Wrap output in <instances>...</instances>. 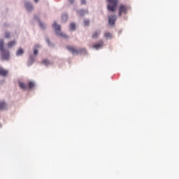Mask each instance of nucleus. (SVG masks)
<instances>
[{"label": "nucleus", "instance_id": "obj_1", "mask_svg": "<svg viewBox=\"0 0 179 179\" xmlns=\"http://www.w3.org/2000/svg\"><path fill=\"white\" fill-rule=\"evenodd\" d=\"M3 39L0 40V51L1 52V58L6 61H8L10 57L9 51L5 50Z\"/></svg>", "mask_w": 179, "mask_h": 179}, {"label": "nucleus", "instance_id": "obj_2", "mask_svg": "<svg viewBox=\"0 0 179 179\" xmlns=\"http://www.w3.org/2000/svg\"><path fill=\"white\" fill-rule=\"evenodd\" d=\"M66 48L73 55H78V54H82V52H86V49L85 48L78 50L76 48L71 45H68Z\"/></svg>", "mask_w": 179, "mask_h": 179}, {"label": "nucleus", "instance_id": "obj_3", "mask_svg": "<svg viewBox=\"0 0 179 179\" xmlns=\"http://www.w3.org/2000/svg\"><path fill=\"white\" fill-rule=\"evenodd\" d=\"M107 1L108 2V10H109L110 12H115L118 0H107Z\"/></svg>", "mask_w": 179, "mask_h": 179}, {"label": "nucleus", "instance_id": "obj_4", "mask_svg": "<svg viewBox=\"0 0 179 179\" xmlns=\"http://www.w3.org/2000/svg\"><path fill=\"white\" fill-rule=\"evenodd\" d=\"M52 27L54 28L56 34H58V36H60L61 37H64V38H68L66 34L61 33V25H58L57 24V22H54Z\"/></svg>", "mask_w": 179, "mask_h": 179}, {"label": "nucleus", "instance_id": "obj_5", "mask_svg": "<svg viewBox=\"0 0 179 179\" xmlns=\"http://www.w3.org/2000/svg\"><path fill=\"white\" fill-rule=\"evenodd\" d=\"M128 9H129V7L127 5L120 4L119 6V16L121 17L122 15H126L128 13Z\"/></svg>", "mask_w": 179, "mask_h": 179}, {"label": "nucleus", "instance_id": "obj_6", "mask_svg": "<svg viewBox=\"0 0 179 179\" xmlns=\"http://www.w3.org/2000/svg\"><path fill=\"white\" fill-rule=\"evenodd\" d=\"M115 20H117V16L116 15H110V16L108 17V23L111 26H113L115 24Z\"/></svg>", "mask_w": 179, "mask_h": 179}, {"label": "nucleus", "instance_id": "obj_7", "mask_svg": "<svg viewBox=\"0 0 179 179\" xmlns=\"http://www.w3.org/2000/svg\"><path fill=\"white\" fill-rule=\"evenodd\" d=\"M103 43L102 41H100L98 43L93 45V48H95L96 50H99V48H101L103 47Z\"/></svg>", "mask_w": 179, "mask_h": 179}, {"label": "nucleus", "instance_id": "obj_8", "mask_svg": "<svg viewBox=\"0 0 179 179\" xmlns=\"http://www.w3.org/2000/svg\"><path fill=\"white\" fill-rule=\"evenodd\" d=\"M100 33H101V31H100V30L95 31L92 34V38H97V37H99V36H100Z\"/></svg>", "mask_w": 179, "mask_h": 179}, {"label": "nucleus", "instance_id": "obj_9", "mask_svg": "<svg viewBox=\"0 0 179 179\" xmlns=\"http://www.w3.org/2000/svg\"><path fill=\"white\" fill-rule=\"evenodd\" d=\"M25 8H27V10H29V12H31V10H33V6L30 3H26Z\"/></svg>", "mask_w": 179, "mask_h": 179}, {"label": "nucleus", "instance_id": "obj_10", "mask_svg": "<svg viewBox=\"0 0 179 179\" xmlns=\"http://www.w3.org/2000/svg\"><path fill=\"white\" fill-rule=\"evenodd\" d=\"M6 75H8V71L0 68V76H6Z\"/></svg>", "mask_w": 179, "mask_h": 179}, {"label": "nucleus", "instance_id": "obj_11", "mask_svg": "<svg viewBox=\"0 0 179 179\" xmlns=\"http://www.w3.org/2000/svg\"><path fill=\"white\" fill-rule=\"evenodd\" d=\"M23 54H24V51L22 48L18 49L16 52L17 57H20V55H23Z\"/></svg>", "mask_w": 179, "mask_h": 179}, {"label": "nucleus", "instance_id": "obj_12", "mask_svg": "<svg viewBox=\"0 0 179 179\" xmlns=\"http://www.w3.org/2000/svg\"><path fill=\"white\" fill-rule=\"evenodd\" d=\"M20 87L23 90H27V85L23 83H19Z\"/></svg>", "mask_w": 179, "mask_h": 179}, {"label": "nucleus", "instance_id": "obj_13", "mask_svg": "<svg viewBox=\"0 0 179 179\" xmlns=\"http://www.w3.org/2000/svg\"><path fill=\"white\" fill-rule=\"evenodd\" d=\"M15 44H16V41H12L8 42L7 45H8V48H12V47H13V45H15Z\"/></svg>", "mask_w": 179, "mask_h": 179}, {"label": "nucleus", "instance_id": "obj_14", "mask_svg": "<svg viewBox=\"0 0 179 179\" xmlns=\"http://www.w3.org/2000/svg\"><path fill=\"white\" fill-rule=\"evenodd\" d=\"M104 37H106V38L108 40V38H111V37H113V35L110 32H106L104 34Z\"/></svg>", "mask_w": 179, "mask_h": 179}, {"label": "nucleus", "instance_id": "obj_15", "mask_svg": "<svg viewBox=\"0 0 179 179\" xmlns=\"http://www.w3.org/2000/svg\"><path fill=\"white\" fill-rule=\"evenodd\" d=\"M6 108V103L5 102H0V110H5Z\"/></svg>", "mask_w": 179, "mask_h": 179}, {"label": "nucleus", "instance_id": "obj_16", "mask_svg": "<svg viewBox=\"0 0 179 179\" xmlns=\"http://www.w3.org/2000/svg\"><path fill=\"white\" fill-rule=\"evenodd\" d=\"M28 87L29 89H33V87H34V83L29 81L28 83Z\"/></svg>", "mask_w": 179, "mask_h": 179}, {"label": "nucleus", "instance_id": "obj_17", "mask_svg": "<svg viewBox=\"0 0 179 179\" xmlns=\"http://www.w3.org/2000/svg\"><path fill=\"white\" fill-rule=\"evenodd\" d=\"M79 16H85V13H86V12L85 11V10H80L78 12Z\"/></svg>", "mask_w": 179, "mask_h": 179}, {"label": "nucleus", "instance_id": "obj_18", "mask_svg": "<svg viewBox=\"0 0 179 179\" xmlns=\"http://www.w3.org/2000/svg\"><path fill=\"white\" fill-rule=\"evenodd\" d=\"M42 64H44V65H45L46 66H48V65H50V64H51L49 60L48 59H44L43 62H42Z\"/></svg>", "mask_w": 179, "mask_h": 179}, {"label": "nucleus", "instance_id": "obj_19", "mask_svg": "<svg viewBox=\"0 0 179 179\" xmlns=\"http://www.w3.org/2000/svg\"><path fill=\"white\" fill-rule=\"evenodd\" d=\"M75 29H76V24H75V23H71L70 24V30H75Z\"/></svg>", "mask_w": 179, "mask_h": 179}, {"label": "nucleus", "instance_id": "obj_20", "mask_svg": "<svg viewBox=\"0 0 179 179\" xmlns=\"http://www.w3.org/2000/svg\"><path fill=\"white\" fill-rule=\"evenodd\" d=\"M62 20L63 22H66L68 20V15H63L62 17Z\"/></svg>", "mask_w": 179, "mask_h": 179}, {"label": "nucleus", "instance_id": "obj_21", "mask_svg": "<svg viewBox=\"0 0 179 179\" xmlns=\"http://www.w3.org/2000/svg\"><path fill=\"white\" fill-rule=\"evenodd\" d=\"M89 23H90V21L89 20H84L85 26H89Z\"/></svg>", "mask_w": 179, "mask_h": 179}, {"label": "nucleus", "instance_id": "obj_22", "mask_svg": "<svg viewBox=\"0 0 179 179\" xmlns=\"http://www.w3.org/2000/svg\"><path fill=\"white\" fill-rule=\"evenodd\" d=\"M4 37L6 38H9V37H10V34H9V32H6L5 35H4Z\"/></svg>", "mask_w": 179, "mask_h": 179}, {"label": "nucleus", "instance_id": "obj_23", "mask_svg": "<svg viewBox=\"0 0 179 179\" xmlns=\"http://www.w3.org/2000/svg\"><path fill=\"white\" fill-rule=\"evenodd\" d=\"M81 1V5H86V0H80Z\"/></svg>", "mask_w": 179, "mask_h": 179}, {"label": "nucleus", "instance_id": "obj_24", "mask_svg": "<svg viewBox=\"0 0 179 179\" xmlns=\"http://www.w3.org/2000/svg\"><path fill=\"white\" fill-rule=\"evenodd\" d=\"M34 55H37V54H38V50H37L36 49H35V50H34Z\"/></svg>", "mask_w": 179, "mask_h": 179}, {"label": "nucleus", "instance_id": "obj_25", "mask_svg": "<svg viewBox=\"0 0 179 179\" xmlns=\"http://www.w3.org/2000/svg\"><path fill=\"white\" fill-rule=\"evenodd\" d=\"M39 24L42 29H44V24H43L41 22H39Z\"/></svg>", "mask_w": 179, "mask_h": 179}, {"label": "nucleus", "instance_id": "obj_26", "mask_svg": "<svg viewBox=\"0 0 179 179\" xmlns=\"http://www.w3.org/2000/svg\"><path fill=\"white\" fill-rule=\"evenodd\" d=\"M69 2H70L71 3H73V2H75V0H69Z\"/></svg>", "mask_w": 179, "mask_h": 179}, {"label": "nucleus", "instance_id": "obj_27", "mask_svg": "<svg viewBox=\"0 0 179 179\" xmlns=\"http://www.w3.org/2000/svg\"><path fill=\"white\" fill-rule=\"evenodd\" d=\"M46 41H47V43H48V44L50 45V39H46Z\"/></svg>", "mask_w": 179, "mask_h": 179}, {"label": "nucleus", "instance_id": "obj_28", "mask_svg": "<svg viewBox=\"0 0 179 179\" xmlns=\"http://www.w3.org/2000/svg\"><path fill=\"white\" fill-rule=\"evenodd\" d=\"M34 1H35V2H36V3L38 2V0H34Z\"/></svg>", "mask_w": 179, "mask_h": 179}]
</instances>
